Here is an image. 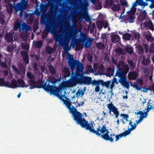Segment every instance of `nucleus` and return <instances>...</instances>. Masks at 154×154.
<instances>
[{
    "label": "nucleus",
    "instance_id": "nucleus-20",
    "mask_svg": "<svg viewBox=\"0 0 154 154\" xmlns=\"http://www.w3.org/2000/svg\"><path fill=\"white\" fill-rule=\"evenodd\" d=\"M13 5L12 4L9 3L6 5V10L7 12L9 14H11L13 8L15 9L14 5Z\"/></svg>",
    "mask_w": 154,
    "mask_h": 154
},
{
    "label": "nucleus",
    "instance_id": "nucleus-57",
    "mask_svg": "<svg viewBox=\"0 0 154 154\" xmlns=\"http://www.w3.org/2000/svg\"><path fill=\"white\" fill-rule=\"evenodd\" d=\"M103 27L104 28H106L108 27L109 25V23L108 21L104 20Z\"/></svg>",
    "mask_w": 154,
    "mask_h": 154
},
{
    "label": "nucleus",
    "instance_id": "nucleus-58",
    "mask_svg": "<svg viewBox=\"0 0 154 154\" xmlns=\"http://www.w3.org/2000/svg\"><path fill=\"white\" fill-rule=\"evenodd\" d=\"M7 51L9 52H12L13 51V48L12 46H9L7 47Z\"/></svg>",
    "mask_w": 154,
    "mask_h": 154
},
{
    "label": "nucleus",
    "instance_id": "nucleus-48",
    "mask_svg": "<svg viewBox=\"0 0 154 154\" xmlns=\"http://www.w3.org/2000/svg\"><path fill=\"white\" fill-rule=\"evenodd\" d=\"M130 84L131 86H133V87H134L137 90H140L141 89V88L137 84H134L133 85L131 82H130Z\"/></svg>",
    "mask_w": 154,
    "mask_h": 154
},
{
    "label": "nucleus",
    "instance_id": "nucleus-16",
    "mask_svg": "<svg viewBox=\"0 0 154 154\" xmlns=\"http://www.w3.org/2000/svg\"><path fill=\"white\" fill-rule=\"evenodd\" d=\"M29 86L30 87L29 88V89H32L35 88H37L36 82L35 80V79L29 80L27 81Z\"/></svg>",
    "mask_w": 154,
    "mask_h": 154
},
{
    "label": "nucleus",
    "instance_id": "nucleus-17",
    "mask_svg": "<svg viewBox=\"0 0 154 154\" xmlns=\"http://www.w3.org/2000/svg\"><path fill=\"white\" fill-rule=\"evenodd\" d=\"M136 52L138 54L141 56L144 53L143 48L140 45H137L136 47Z\"/></svg>",
    "mask_w": 154,
    "mask_h": 154
},
{
    "label": "nucleus",
    "instance_id": "nucleus-40",
    "mask_svg": "<svg viewBox=\"0 0 154 154\" xmlns=\"http://www.w3.org/2000/svg\"><path fill=\"white\" fill-rule=\"evenodd\" d=\"M91 42L92 41L91 40H87L84 44V47L85 48H90Z\"/></svg>",
    "mask_w": 154,
    "mask_h": 154
},
{
    "label": "nucleus",
    "instance_id": "nucleus-15",
    "mask_svg": "<svg viewBox=\"0 0 154 154\" xmlns=\"http://www.w3.org/2000/svg\"><path fill=\"white\" fill-rule=\"evenodd\" d=\"M137 5L145 7L148 5V3L144 2L143 0H136L133 4V7H136Z\"/></svg>",
    "mask_w": 154,
    "mask_h": 154
},
{
    "label": "nucleus",
    "instance_id": "nucleus-64",
    "mask_svg": "<svg viewBox=\"0 0 154 154\" xmlns=\"http://www.w3.org/2000/svg\"><path fill=\"white\" fill-rule=\"evenodd\" d=\"M41 69L42 71L43 72H47V69L44 66H41Z\"/></svg>",
    "mask_w": 154,
    "mask_h": 154
},
{
    "label": "nucleus",
    "instance_id": "nucleus-26",
    "mask_svg": "<svg viewBox=\"0 0 154 154\" xmlns=\"http://www.w3.org/2000/svg\"><path fill=\"white\" fill-rule=\"evenodd\" d=\"M79 16H82V18L84 19L87 22H89L91 20V18L86 13H84L82 14H79Z\"/></svg>",
    "mask_w": 154,
    "mask_h": 154
},
{
    "label": "nucleus",
    "instance_id": "nucleus-44",
    "mask_svg": "<svg viewBox=\"0 0 154 154\" xmlns=\"http://www.w3.org/2000/svg\"><path fill=\"white\" fill-rule=\"evenodd\" d=\"M126 51L128 54H131L133 52L132 48L131 47H126L125 48Z\"/></svg>",
    "mask_w": 154,
    "mask_h": 154
},
{
    "label": "nucleus",
    "instance_id": "nucleus-25",
    "mask_svg": "<svg viewBox=\"0 0 154 154\" xmlns=\"http://www.w3.org/2000/svg\"><path fill=\"white\" fill-rule=\"evenodd\" d=\"M17 82L18 84V86L20 87L26 88L29 86V85H26L24 81L21 79H19L17 80Z\"/></svg>",
    "mask_w": 154,
    "mask_h": 154
},
{
    "label": "nucleus",
    "instance_id": "nucleus-43",
    "mask_svg": "<svg viewBox=\"0 0 154 154\" xmlns=\"http://www.w3.org/2000/svg\"><path fill=\"white\" fill-rule=\"evenodd\" d=\"M11 85L13 87L11 88H14L17 87V82L15 79H13L12 80L11 82Z\"/></svg>",
    "mask_w": 154,
    "mask_h": 154
},
{
    "label": "nucleus",
    "instance_id": "nucleus-1",
    "mask_svg": "<svg viewBox=\"0 0 154 154\" xmlns=\"http://www.w3.org/2000/svg\"><path fill=\"white\" fill-rule=\"evenodd\" d=\"M68 59V65L72 72V80L68 82L70 83L80 76H82L83 72L84 69V66L83 64L79 60H76L73 56L69 54Z\"/></svg>",
    "mask_w": 154,
    "mask_h": 154
},
{
    "label": "nucleus",
    "instance_id": "nucleus-42",
    "mask_svg": "<svg viewBox=\"0 0 154 154\" xmlns=\"http://www.w3.org/2000/svg\"><path fill=\"white\" fill-rule=\"evenodd\" d=\"M114 2H113L112 0H107L105 2V4L106 5L110 7L112 5V4Z\"/></svg>",
    "mask_w": 154,
    "mask_h": 154
},
{
    "label": "nucleus",
    "instance_id": "nucleus-21",
    "mask_svg": "<svg viewBox=\"0 0 154 154\" xmlns=\"http://www.w3.org/2000/svg\"><path fill=\"white\" fill-rule=\"evenodd\" d=\"M112 42L114 43H116L120 40V38L119 36L117 34H114L111 36Z\"/></svg>",
    "mask_w": 154,
    "mask_h": 154
},
{
    "label": "nucleus",
    "instance_id": "nucleus-41",
    "mask_svg": "<svg viewBox=\"0 0 154 154\" xmlns=\"http://www.w3.org/2000/svg\"><path fill=\"white\" fill-rule=\"evenodd\" d=\"M27 76L29 79V80L35 79V77L32 73L30 72L27 73Z\"/></svg>",
    "mask_w": 154,
    "mask_h": 154
},
{
    "label": "nucleus",
    "instance_id": "nucleus-38",
    "mask_svg": "<svg viewBox=\"0 0 154 154\" xmlns=\"http://www.w3.org/2000/svg\"><path fill=\"white\" fill-rule=\"evenodd\" d=\"M96 47L99 50H101L104 48V45L103 43L100 42L97 43Z\"/></svg>",
    "mask_w": 154,
    "mask_h": 154
},
{
    "label": "nucleus",
    "instance_id": "nucleus-61",
    "mask_svg": "<svg viewBox=\"0 0 154 154\" xmlns=\"http://www.w3.org/2000/svg\"><path fill=\"white\" fill-rule=\"evenodd\" d=\"M15 10L16 11H20V17H22L23 15V13L25 10H22L18 9H15Z\"/></svg>",
    "mask_w": 154,
    "mask_h": 154
},
{
    "label": "nucleus",
    "instance_id": "nucleus-22",
    "mask_svg": "<svg viewBox=\"0 0 154 154\" xmlns=\"http://www.w3.org/2000/svg\"><path fill=\"white\" fill-rule=\"evenodd\" d=\"M114 72V69L112 67H108L106 69V75L107 76L110 77L113 75Z\"/></svg>",
    "mask_w": 154,
    "mask_h": 154
},
{
    "label": "nucleus",
    "instance_id": "nucleus-5",
    "mask_svg": "<svg viewBox=\"0 0 154 154\" xmlns=\"http://www.w3.org/2000/svg\"><path fill=\"white\" fill-rule=\"evenodd\" d=\"M71 83L70 85H75L78 83L83 84L89 85L91 84L92 79L91 77L89 76H80Z\"/></svg>",
    "mask_w": 154,
    "mask_h": 154
},
{
    "label": "nucleus",
    "instance_id": "nucleus-32",
    "mask_svg": "<svg viewBox=\"0 0 154 154\" xmlns=\"http://www.w3.org/2000/svg\"><path fill=\"white\" fill-rule=\"evenodd\" d=\"M128 63L130 66L131 70H133L134 69L135 66V65L133 61L131 60H129L128 61Z\"/></svg>",
    "mask_w": 154,
    "mask_h": 154
},
{
    "label": "nucleus",
    "instance_id": "nucleus-7",
    "mask_svg": "<svg viewBox=\"0 0 154 154\" xmlns=\"http://www.w3.org/2000/svg\"><path fill=\"white\" fill-rule=\"evenodd\" d=\"M107 106L109 110L108 113L109 114L110 116L112 117L114 116L115 118H118L119 115V112L118 108L112 103L107 104Z\"/></svg>",
    "mask_w": 154,
    "mask_h": 154
},
{
    "label": "nucleus",
    "instance_id": "nucleus-2",
    "mask_svg": "<svg viewBox=\"0 0 154 154\" xmlns=\"http://www.w3.org/2000/svg\"><path fill=\"white\" fill-rule=\"evenodd\" d=\"M36 85L37 88H43L46 91L49 92L50 94H52L60 98L61 92L60 88L54 85H49V83H47V81L43 84V82L42 79L38 80Z\"/></svg>",
    "mask_w": 154,
    "mask_h": 154
},
{
    "label": "nucleus",
    "instance_id": "nucleus-14",
    "mask_svg": "<svg viewBox=\"0 0 154 154\" xmlns=\"http://www.w3.org/2000/svg\"><path fill=\"white\" fill-rule=\"evenodd\" d=\"M21 54L23 56V59L24 63L28 64L29 62V57L28 53L25 51L21 52Z\"/></svg>",
    "mask_w": 154,
    "mask_h": 154
},
{
    "label": "nucleus",
    "instance_id": "nucleus-46",
    "mask_svg": "<svg viewBox=\"0 0 154 154\" xmlns=\"http://www.w3.org/2000/svg\"><path fill=\"white\" fill-rule=\"evenodd\" d=\"M110 83V82L109 81H108L106 82H104L103 80H102V86H104L105 87L108 88L109 86Z\"/></svg>",
    "mask_w": 154,
    "mask_h": 154
},
{
    "label": "nucleus",
    "instance_id": "nucleus-60",
    "mask_svg": "<svg viewBox=\"0 0 154 154\" xmlns=\"http://www.w3.org/2000/svg\"><path fill=\"white\" fill-rule=\"evenodd\" d=\"M96 26L94 23L92 24L91 26V28L90 29V32L91 33H92L95 29H96Z\"/></svg>",
    "mask_w": 154,
    "mask_h": 154
},
{
    "label": "nucleus",
    "instance_id": "nucleus-59",
    "mask_svg": "<svg viewBox=\"0 0 154 154\" xmlns=\"http://www.w3.org/2000/svg\"><path fill=\"white\" fill-rule=\"evenodd\" d=\"M1 65L2 67L4 69H7L8 67V66L7 64L4 62H2L1 63Z\"/></svg>",
    "mask_w": 154,
    "mask_h": 154
},
{
    "label": "nucleus",
    "instance_id": "nucleus-51",
    "mask_svg": "<svg viewBox=\"0 0 154 154\" xmlns=\"http://www.w3.org/2000/svg\"><path fill=\"white\" fill-rule=\"evenodd\" d=\"M5 87H8L9 88H12L13 87L11 85V84L8 81L5 82V83H4V86Z\"/></svg>",
    "mask_w": 154,
    "mask_h": 154
},
{
    "label": "nucleus",
    "instance_id": "nucleus-13",
    "mask_svg": "<svg viewBox=\"0 0 154 154\" xmlns=\"http://www.w3.org/2000/svg\"><path fill=\"white\" fill-rule=\"evenodd\" d=\"M143 25L146 28H148L152 31L154 30V25L151 20H149L148 22H145L143 23Z\"/></svg>",
    "mask_w": 154,
    "mask_h": 154
},
{
    "label": "nucleus",
    "instance_id": "nucleus-34",
    "mask_svg": "<svg viewBox=\"0 0 154 154\" xmlns=\"http://www.w3.org/2000/svg\"><path fill=\"white\" fill-rule=\"evenodd\" d=\"M97 10H99L102 8V4L98 0L94 4Z\"/></svg>",
    "mask_w": 154,
    "mask_h": 154
},
{
    "label": "nucleus",
    "instance_id": "nucleus-28",
    "mask_svg": "<svg viewBox=\"0 0 154 154\" xmlns=\"http://www.w3.org/2000/svg\"><path fill=\"white\" fill-rule=\"evenodd\" d=\"M104 20H98L97 21L96 25L97 26V28L99 29H101L103 26L104 24Z\"/></svg>",
    "mask_w": 154,
    "mask_h": 154
},
{
    "label": "nucleus",
    "instance_id": "nucleus-9",
    "mask_svg": "<svg viewBox=\"0 0 154 154\" xmlns=\"http://www.w3.org/2000/svg\"><path fill=\"white\" fill-rule=\"evenodd\" d=\"M58 27V25L56 23H50L49 24H46L45 27V30L48 32H55Z\"/></svg>",
    "mask_w": 154,
    "mask_h": 154
},
{
    "label": "nucleus",
    "instance_id": "nucleus-35",
    "mask_svg": "<svg viewBox=\"0 0 154 154\" xmlns=\"http://www.w3.org/2000/svg\"><path fill=\"white\" fill-rule=\"evenodd\" d=\"M43 44L42 40L36 42L35 43V46L37 48H41Z\"/></svg>",
    "mask_w": 154,
    "mask_h": 154
},
{
    "label": "nucleus",
    "instance_id": "nucleus-55",
    "mask_svg": "<svg viewBox=\"0 0 154 154\" xmlns=\"http://www.w3.org/2000/svg\"><path fill=\"white\" fill-rule=\"evenodd\" d=\"M5 83L4 79L3 78H0V86H3Z\"/></svg>",
    "mask_w": 154,
    "mask_h": 154
},
{
    "label": "nucleus",
    "instance_id": "nucleus-53",
    "mask_svg": "<svg viewBox=\"0 0 154 154\" xmlns=\"http://www.w3.org/2000/svg\"><path fill=\"white\" fill-rule=\"evenodd\" d=\"M129 22L130 23H132L134 20L135 18L133 15H131L129 17Z\"/></svg>",
    "mask_w": 154,
    "mask_h": 154
},
{
    "label": "nucleus",
    "instance_id": "nucleus-10",
    "mask_svg": "<svg viewBox=\"0 0 154 154\" xmlns=\"http://www.w3.org/2000/svg\"><path fill=\"white\" fill-rule=\"evenodd\" d=\"M106 132L105 134H103L101 136L102 138L104 140H109L111 142H114V139H113V136H114V134L112 133L109 135V131L108 129L106 128Z\"/></svg>",
    "mask_w": 154,
    "mask_h": 154
},
{
    "label": "nucleus",
    "instance_id": "nucleus-24",
    "mask_svg": "<svg viewBox=\"0 0 154 154\" xmlns=\"http://www.w3.org/2000/svg\"><path fill=\"white\" fill-rule=\"evenodd\" d=\"M119 0H117L116 2L117 4L113 5L111 7V9L114 11H118L120 9V5L119 4Z\"/></svg>",
    "mask_w": 154,
    "mask_h": 154
},
{
    "label": "nucleus",
    "instance_id": "nucleus-62",
    "mask_svg": "<svg viewBox=\"0 0 154 154\" xmlns=\"http://www.w3.org/2000/svg\"><path fill=\"white\" fill-rule=\"evenodd\" d=\"M33 68L34 71H36L38 69V64L36 63H34L33 65Z\"/></svg>",
    "mask_w": 154,
    "mask_h": 154
},
{
    "label": "nucleus",
    "instance_id": "nucleus-23",
    "mask_svg": "<svg viewBox=\"0 0 154 154\" xmlns=\"http://www.w3.org/2000/svg\"><path fill=\"white\" fill-rule=\"evenodd\" d=\"M31 28L30 26L27 25L25 23L23 22L22 25L21 29L23 31H25L26 32L29 31Z\"/></svg>",
    "mask_w": 154,
    "mask_h": 154
},
{
    "label": "nucleus",
    "instance_id": "nucleus-29",
    "mask_svg": "<svg viewBox=\"0 0 154 154\" xmlns=\"http://www.w3.org/2000/svg\"><path fill=\"white\" fill-rule=\"evenodd\" d=\"M18 68L20 69L22 73L25 74V68L22 63H19L18 64Z\"/></svg>",
    "mask_w": 154,
    "mask_h": 154
},
{
    "label": "nucleus",
    "instance_id": "nucleus-12",
    "mask_svg": "<svg viewBox=\"0 0 154 154\" xmlns=\"http://www.w3.org/2000/svg\"><path fill=\"white\" fill-rule=\"evenodd\" d=\"M138 75L136 71L130 72L128 74V78L130 80H134L138 76Z\"/></svg>",
    "mask_w": 154,
    "mask_h": 154
},
{
    "label": "nucleus",
    "instance_id": "nucleus-39",
    "mask_svg": "<svg viewBox=\"0 0 154 154\" xmlns=\"http://www.w3.org/2000/svg\"><path fill=\"white\" fill-rule=\"evenodd\" d=\"M145 38L148 41L150 42H152L153 41V38L149 34H146L145 36Z\"/></svg>",
    "mask_w": 154,
    "mask_h": 154
},
{
    "label": "nucleus",
    "instance_id": "nucleus-11",
    "mask_svg": "<svg viewBox=\"0 0 154 154\" xmlns=\"http://www.w3.org/2000/svg\"><path fill=\"white\" fill-rule=\"evenodd\" d=\"M119 77L120 79L119 80V82L124 87L128 89L130 85L129 82L127 81L126 76Z\"/></svg>",
    "mask_w": 154,
    "mask_h": 154
},
{
    "label": "nucleus",
    "instance_id": "nucleus-3",
    "mask_svg": "<svg viewBox=\"0 0 154 154\" xmlns=\"http://www.w3.org/2000/svg\"><path fill=\"white\" fill-rule=\"evenodd\" d=\"M77 110L75 107L70 109V113L72 114L74 120L77 124L87 130V127L89 126L91 124L89 123L84 118L83 115Z\"/></svg>",
    "mask_w": 154,
    "mask_h": 154
},
{
    "label": "nucleus",
    "instance_id": "nucleus-49",
    "mask_svg": "<svg viewBox=\"0 0 154 154\" xmlns=\"http://www.w3.org/2000/svg\"><path fill=\"white\" fill-rule=\"evenodd\" d=\"M134 36L135 39L137 40H139L140 35L139 33H135L134 34Z\"/></svg>",
    "mask_w": 154,
    "mask_h": 154
},
{
    "label": "nucleus",
    "instance_id": "nucleus-30",
    "mask_svg": "<svg viewBox=\"0 0 154 154\" xmlns=\"http://www.w3.org/2000/svg\"><path fill=\"white\" fill-rule=\"evenodd\" d=\"M45 49L46 51L48 54H52L54 52V49L49 46H46Z\"/></svg>",
    "mask_w": 154,
    "mask_h": 154
},
{
    "label": "nucleus",
    "instance_id": "nucleus-36",
    "mask_svg": "<svg viewBox=\"0 0 154 154\" xmlns=\"http://www.w3.org/2000/svg\"><path fill=\"white\" fill-rule=\"evenodd\" d=\"M22 25L21 23H17L14 25V29L15 30H17L18 29H19V31L21 32V26Z\"/></svg>",
    "mask_w": 154,
    "mask_h": 154
},
{
    "label": "nucleus",
    "instance_id": "nucleus-6",
    "mask_svg": "<svg viewBox=\"0 0 154 154\" xmlns=\"http://www.w3.org/2000/svg\"><path fill=\"white\" fill-rule=\"evenodd\" d=\"M91 125L88 127H87V130H88L90 132L95 134L97 136H99L101 137L102 135L99 132H100L101 133L103 134L105 133L106 130V125H103L102 127H101L99 126L98 128H97L96 130H94L93 126V124L92 123H90Z\"/></svg>",
    "mask_w": 154,
    "mask_h": 154
},
{
    "label": "nucleus",
    "instance_id": "nucleus-54",
    "mask_svg": "<svg viewBox=\"0 0 154 154\" xmlns=\"http://www.w3.org/2000/svg\"><path fill=\"white\" fill-rule=\"evenodd\" d=\"M47 83H49V85H50V84L51 83H52L53 84H55L57 82V81H56V80L55 79L51 81L50 80H49L48 81H47Z\"/></svg>",
    "mask_w": 154,
    "mask_h": 154
},
{
    "label": "nucleus",
    "instance_id": "nucleus-27",
    "mask_svg": "<svg viewBox=\"0 0 154 154\" xmlns=\"http://www.w3.org/2000/svg\"><path fill=\"white\" fill-rule=\"evenodd\" d=\"M48 68L50 71L51 74L52 75H54L56 74L57 71L56 68H54L52 65L48 66Z\"/></svg>",
    "mask_w": 154,
    "mask_h": 154
},
{
    "label": "nucleus",
    "instance_id": "nucleus-19",
    "mask_svg": "<svg viewBox=\"0 0 154 154\" xmlns=\"http://www.w3.org/2000/svg\"><path fill=\"white\" fill-rule=\"evenodd\" d=\"M13 38V35L10 32L7 33L5 37V39L8 42H12Z\"/></svg>",
    "mask_w": 154,
    "mask_h": 154
},
{
    "label": "nucleus",
    "instance_id": "nucleus-4",
    "mask_svg": "<svg viewBox=\"0 0 154 154\" xmlns=\"http://www.w3.org/2000/svg\"><path fill=\"white\" fill-rule=\"evenodd\" d=\"M117 70L115 76L118 77L126 76L129 70V66L122 60L119 61L117 64Z\"/></svg>",
    "mask_w": 154,
    "mask_h": 154
},
{
    "label": "nucleus",
    "instance_id": "nucleus-47",
    "mask_svg": "<svg viewBox=\"0 0 154 154\" xmlns=\"http://www.w3.org/2000/svg\"><path fill=\"white\" fill-rule=\"evenodd\" d=\"M21 47L23 49L25 50H28L29 49V45L27 43L22 44Z\"/></svg>",
    "mask_w": 154,
    "mask_h": 154
},
{
    "label": "nucleus",
    "instance_id": "nucleus-50",
    "mask_svg": "<svg viewBox=\"0 0 154 154\" xmlns=\"http://www.w3.org/2000/svg\"><path fill=\"white\" fill-rule=\"evenodd\" d=\"M120 116L123 117V119H125L126 120V121H128V118L129 117L128 115L127 114H120Z\"/></svg>",
    "mask_w": 154,
    "mask_h": 154
},
{
    "label": "nucleus",
    "instance_id": "nucleus-56",
    "mask_svg": "<svg viewBox=\"0 0 154 154\" xmlns=\"http://www.w3.org/2000/svg\"><path fill=\"white\" fill-rule=\"evenodd\" d=\"M148 115V113H147L146 112H143V113L140 116V117L141 118V117L142 118V119H143V118H146L147 116Z\"/></svg>",
    "mask_w": 154,
    "mask_h": 154
},
{
    "label": "nucleus",
    "instance_id": "nucleus-63",
    "mask_svg": "<svg viewBox=\"0 0 154 154\" xmlns=\"http://www.w3.org/2000/svg\"><path fill=\"white\" fill-rule=\"evenodd\" d=\"M137 82L140 85H142L143 84V81L142 79H138L137 80Z\"/></svg>",
    "mask_w": 154,
    "mask_h": 154
},
{
    "label": "nucleus",
    "instance_id": "nucleus-52",
    "mask_svg": "<svg viewBox=\"0 0 154 154\" xmlns=\"http://www.w3.org/2000/svg\"><path fill=\"white\" fill-rule=\"evenodd\" d=\"M64 51L66 53L68 52L70 49L69 48L68 44L65 45V47L63 48Z\"/></svg>",
    "mask_w": 154,
    "mask_h": 154
},
{
    "label": "nucleus",
    "instance_id": "nucleus-18",
    "mask_svg": "<svg viewBox=\"0 0 154 154\" xmlns=\"http://www.w3.org/2000/svg\"><path fill=\"white\" fill-rule=\"evenodd\" d=\"M54 37L56 42H58L61 45H63V41L61 39V35L56 34L54 35Z\"/></svg>",
    "mask_w": 154,
    "mask_h": 154
},
{
    "label": "nucleus",
    "instance_id": "nucleus-31",
    "mask_svg": "<svg viewBox=\"0 0 154 154\" xmlns=\"http://www.w3.org/2000/svg\"><path fill=\"white\" fill-rule=\"evenodd\" d=\"M64 104L67 106V108L69 109L70 112V109H72L74 107H72V108H71V101L69 100H66L64 102Z\"/></svg>",
    "mask_w": 154,
    "mask_h": 154
},
{
    "label": "nucleus",
    "instance_id": "nucleus-33",
    "mask_svg": "<svg viewBox=\"0 0 154 154\" xmlns=\"http://www.w3.org/2000/svg\"><path fill=\"white\" fill-rule=\"evenodd\" d=\"M87 37V35L83 33H81L80 42L83 43H84L85 42Z\"/></svg>",
    "mask_w": 154,
    "mask_h": 154
},
{
    "label": "nucleus",
    "instance_id": "nucleus-37",
    "mask_svg": "<svg viewBox=\"0 0 154 154\" xmlns=\"http://www.w3.org/2000/svg\"><path fill=\"white\" fill-rule=\"evenodd\" d=\"M131 37L130 34L128 33H126L123 35L122 38L123 39L126 40H129Z\"/></svg>",
    "mask_w": 154,
    "mask_h": 154
},
{
    "label": "nucleus",
    "instance_id": "nucleus-45",
    "mask_svg": "<svg viewBox=\"0 0 154 154\" xmlns=\"http://www.w3.org/2000/svg\"><path fill=\"white\" fill-rule=\"evenodd\" d=\"M114 136H115V137L116 138V140H115L116 141L117 140H119L120 137L121 138L123 136L124 137V135L123 134V133H122L120 134L119 135H115L114 134Z\"/></svg>",
    "mask_w": 154,
    "mask_h": 154
},
{
    "label": "nucleus",
    "instance_id": "nucleus-8",
    "mask_svg": "<svg viewBox=\"0 0 154 154\" xmlns=\"http://www.w3.org/2000/svg\"><path fill=\"white\" fill-rule=\"evenodd\" d=\"M28 4V0H21L19 2L17 3L14 5L15 9L25 10L27 8Z\"/></svg>",
    "mask_w": 154,
    "mask_h": 154
}]
</instances>
